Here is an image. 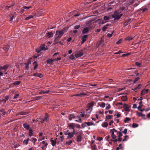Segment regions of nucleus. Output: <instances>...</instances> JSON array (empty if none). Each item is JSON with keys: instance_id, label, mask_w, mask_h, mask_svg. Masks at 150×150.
Returning <instances> with one entry per match:
<instances>
[{"instance_id": "nucleus-40", "label": "nucleus", "mask_w": 150, "mask_h": 150, "mask_svg": "<svg viewBox=\"0 0 150 150\" xmlns=\"http://www.w3.org/2000/svg\"><path fill=\"white\" fill-rule=\"evenodd\" d=\"M148 10L146 8H142V9H140V11H142V12L143 13H144L145 12H146V11H147Z\"/></svg>"}, {"instance_id": "nucleus-9", "label": "nucleus", "mask_w": 150, "mask_h": 150, "mask_svg": "<svg viewBox=\"0 0 150 150\" xmlns=\"http://www.w3.org/2000/svg\"><path fill=\"white\" fill-rule=\"evenodd\" d=\"M83 55V53L82 52L79 51L75 54V56L76 58H78L82 56Z\"/></svg>"}, {"instance_id": "nucleus-4", "label": "nucleus", "mask_w": 150, "mask_h": 150, "mask_svg": "<svg viewBox=\"0 0 150 150\" xmlns=\"http://www.w3.org/2000/svg\"><path fill=\"white\" fill-rule=\"evenodd\" d=\"M9 65L8 64L5 65L3 66H0V69L4 72H5V74H7V72H5L7 70V69L8 68Z\"/></svg>"}, {"instance_id": "nucleus-36", "label": "nucleus", "mask_w": 150, "mask_h": 150, "mask_svg": "<svg viewBox=\"0 0 150 150\" xmlns=\"http://www.w3.org/2000/svg\"><path fill=\"white\" fill-rule=\"evenodd\" d=\"M133 38V37L128 36L126 38V39L127 40L130 41L132 40Z\"/></svg>"}, {"instance_id": "nucleus-56", "label": "nucleus", "mask_w": 150, "mask_h": 150, "mask_svg": "<svg viewBox=\"0 0 150 150\" xmlns=\"http://www.w3.org/2000/svg\"><path fill=\"white\" fill-rule=\"evenodd\" d=\"M72 140H70L69 141H67L66 142V144H68L69 145H70L72 143Z\"/></svg>"}, {"instance_id": "nucleus-20", "label": "nucleus", "mask_w": 150, "mask_h": 150, "mask_svg": "<svg viewBox=\"0 0 150 150\" xmlns=\"http://www.w3.org/2000/svg\"><path fill=\"white\" fill-rule=\"evenodd\" d=\"M28 113L27 112H19L18 115H27Z\"/></svg>"}, {"instance_id": "nucleus-38", "label": "nucleus", "mask_w": 150, "mask_h": 150, "mask_svg": "<svg viewBox=\"0 0 150 150\" xmlns=\"http://www.w3.org/2000/svg\"><path fill=\"white\" fill-rule=\"evenodd\" d=\"M88 37V35H83L82 38V40H85V41L86 40V38Z\"/></svg>"}, {"instance_id": "nucleus-28", "label": "nucleus", "mask_w": 150, "mask_h": 150, "mask_svg": "<svg viewBox=\"0 0 150 150\" xmlns=\"http://www.w3.org/2000/svg\"><path fill=\"white\" fill-rule=\"evenodd\" d=\"M34 17V16L32 15H29L28 16L26 17L25 19L26 20H28L30 19V18H33Z\"/></svg>"}, {"instance_id": "nucleus-30", "label": "nucleus", "mask_w": 150, "mask_h": 150, "mask_svg": "<svg viewBox=\"0 0 150 150\" xmlns=\"http://www.w3.org/2000/svg\"><path fill=\"white\" fill-rule=\"evenodd\" d=\"M0 112L2 113L3 115H4L6 113V112L4 111V109L3 108L0 109Z\"/></svg>"}, {"instance_id": "nucleus-53", "label": "nucleus", "mask_w": 150, "mask_h": 150, "mask_svg": "<svg viewBox=\"0 0 150 150\" xmlns=\"http://www.w3.org/2000/svg\"><path fill=\"white\" fill-rule=\"evenodd\" d=\"M110 132H114V133L115 132L117 134V133L118 132H117V130H116L115 128H113L112 129H111L110 130Z\"/></svg>"}, {"instance_id": "nucleus-47", "label": "nucleus", "mask_w": 150, "mask_h": 150, "mask_svg": "<svg viewBox=\"0 0 150 150\" xmlns=\"http://www.w3.org/2000/svg\"><path fill=\"white\" fill-rule=\"evenodd\" d=\"M132 126L133 128H135L138 126V125L137 124L133 123L132 124Z\"/></svg>"}, {"instance_id": "nucleus-22", "label": "nucleus", "mask_w": 150, "mask_h": 150, "mask_svg": "<svg viewBox=\"0 0 150 150\" xmlns=\"http://www.w3.org/2000/svg\"><path fill=\"white\" fill-rule=\"evenodd\" d=\"M127 96H122L121 98V99L122 101H125L127 100Z\"/></svg>"}, {"instance_id": "nucleus-63", "label": "nucleus", "mask_w": 150, "mask_h": 150, "mask_svg": "<svg viewBox=\"0 0 150 150\" xmlns=\"http://www.w3.org/2000/svg\"><path fill=\"white\" fill-rule=\"evenodd\" d=\"M122 132L124 134H126L127 132V129H125L124 131H122Z\"/></svg>"}, {"instance_id": "nucleus-39", "label": "nucleus", "mask_w": 150, "mask_h": 150, "mask_svg": "<svg viewBox=\"0 0 150 150\" xmlns=\"http://www.w3.org/2000/svg\"><path fill=\"white\" fill-rule=\"evenodd\" d=\"M41 98V97L40 96L35 97L33 100H39Z\"/></svg>"}, {"instance_id": "nucleus-37", "label": "nucleus", "mask_w": 150, "mask_h": 150, "mask_svg": "<svg viewBox=\"0 0 150 150\" xmlns=\"http://www.w3.org/2000/svg\"><path fill=\"white\" fill-rule=\"evenodd\" d=\"M110 4L111 5H112V6H115V5H117L118 4L117 3H116V2H114V1H112L110 2Z\"/></svg>"}, {"instance_id": "nucleus-17", "label": "nucleus", "mask_w": 150, "mask_h": 150, "mask_svg": "<svg viewBox=\"0 0 150 150\" xmlns=\"http://www.w3.org/2000/svg\"><path fill=\"white\" fill-rule=\"evenodd\" d=\"M89 31L88 28L87 27H86L84 28L82 31V33L83 34H86Z\"/></svg>"}, {"instance_id": "nucleus-25", "label": "nucleus", "mask_w": 150, "mask_h": 150, "mask_svg": "<svg viewBox=\"0 0 150 150\" xmlns=\"http://www.w3.org/2000/svg\"><path fill=\"white\" fill-rule=\"evenodd\" d=\"M111 133V137L113 139H115L117 138V137L114 134L113 132H110Z\"/></svg>"}, {"instance_id": "nucleus-48", "label": "nucleus", "mask_w": 150, "mask_h": 150, "mask_svg": "<svg viewBox=\"0 0 150 150\" xmlns=\"http://www.w3.org/2000/svg\"><path fill=\"white\" fill-rule=\"evenodd\" d=\"M117 134H118V137H120L122 136V134L121 132H118L117 133Z\"/></svg>"}, {"instance_id": "nucleus-14", "label": "nucleus", "mask_w": 150, "mask_h": 150, "mask_svg": "<svg viewBox=\"0 0 150 150\" xmlns=\"http://www.w3.org/2000/svg\"><path fill=\"white\" fill-rule=\"evenodd\" d=\"M54 60L52 59H50L47 61V64H49L50 65L53 64V62L54 61Z\"/></svg>"}, {"instance_id": "nucleus-35", "label": "nucleus", "mask_w": 150, "mask_h": 150, "mask_svg": "<svg viewBox=\"0 0 150 150\" xmlns=\"http://www.w3.org/2000/svg\"><path fill=\"white\" fill-rule=\"evenodd\" d=\"M21 81H17L14 82L13 83V84L15 85H17L19 84L20 83Z\"/></svg>"}, {"instance_id": "nucleus-3", "label": "nucleus", "mask_w": 150, "mask_h": 150, "mask_svg": "<svg viewBox=\"0 0 150 150\" xmlns=\"http://www.w3.org/2000/svg\"><path fill=\"white\" fill-rule=\"evenodd\" d=\"M64 34V33L62 32L61 30H57L56 32L55 36L57 37V39H60L62 36Z\"/></svg>"}, {"instance_id": "nucleus-34", "label": "nucleus", "mask_w": 150, "mask_h": 150, "mask_svg": "<svg viewBox=\"0 0 150 150\" xmlns=\"http://www.w3.org/2000/svg\"><path fill=\"white\" fill-rule=\"evenodd\" d=\"M45 44H42L41 45L40 47V48L41 50H44L45 47Z\"/></svg>"}, {"instance_id": "nucleus-29", "label": "nucleus", "mask_w": 150, "mask_h": 150, "mask_svg": "<svg viewBox=\"0 0 150 150\" xmlns=\"http://www.w3.org/2000/svg\"><path fill=\"white\" fill-rule=\"evenodd\" d=\"M112 115H108L106 116V120L105 121H106L108 119H110L112 118Z\"/></svg>"}, {"instance_id": "nucleus-50", "label": "nucleus", "mask_w": 150, "mask_h": 150, "mask_svg": "<svg viewBox=\"0 0 150 150\" xmlns=\"http://www.w3.org/2000/svg\"><path fill=\"white\" fill-rule=\"evenodd\" d=\"M105 104L104 103L102 102L101 103V105H100V107L102 108H104L105 107Z\"/></svg>"}, {"instance_id": "nucleus-43", "label": "nucleus", "mask_w": 150, "mask_h": 150, "mask_svg": "<svg viewBox=\"0 0 150 150\" xmlns=\"http://www.w3.org/2000/svg\"><path fill=\"white\" fill-rule=\"evenodd\" d=\"M114 33L113 32L112 33H108L107 34V36L108 38H110L112 36V34Z\"/></svg>"}, {"instance_id": "nucleus-10", "label": "nucleus", "mask_w": 150, "mask_h": 150, "mask_svg": "<svg viewBox=\"0 0 150 150\" xmlns=\"http://www.w3.org/2000/svg\"><path fill=\"white\" fill-rule=\"evenodd\" d=\"M149 90L148 89H147L146 90L144 89L141 91V96H143L145 95V94L147 93Z\"/></svg>"}, {"instance_id": "nucleus-32", "label": "nucleus", "mask_w": 150, "mask_h": 150, "mask_svg": "<svg viewBox=\"0 0 150 150\" xmlns=\"http://www.w3.org/2000/svg\"><path fill=\"white\" fill-rule=\"evenodd\" d=\"M135 64L138 67H140L142 66V64L140 63H139L137 62H135Z\"/></svg>"}, {"instance_id": "nucleus-23", "label": "nucleus", "mask_w": 150, "mask_h": 150, "mask_svg": "<svg viewBox=\"0 0 150 150\" xmlns=\"http://www.w3.org/2000/svg\"><path fill=\"white\" fill-rule=\"evenodd\" d=\"M29 131V136H31L33 135V130L31 129H30L29 130H28Z\"/></svg>"}, {"instance_id": "nucleus-61", "label": "nucleus", "mask_w": 150, "mask_h": 150, "mask_svg": "<svg viewBox=\"0 0 150 150\" xmlns=\"http://www.w3.org/2000/svg\"><path fill=\"white\" fill-rule=\"evenodd\" d=\"M87 124L88 126L92 125H93V123L91 122H87Z\"/></svg>"}, {"instance_id": "nucleus-16", "label": "nucleus", "mask_w": 150, "mask_h": 150, "mask_svg": "<svg viewBox=\"0 0 150 150\" xmlns=\"http://www.w3.org/2000/svg\"><path fill=\"white\" fill-rule=\"evenodd\" d=\"M75 116L72 114H70L69 115V119L70 120H72L73 119L75 118Z\"/></svg>"}, {"instance_id": "nucleus-26", "label": "nucleus", "mask_w": 150, "mask_h": 150, "mask_svg": "<svg viewBox=\"0 0 150 150\" xmlns=\"http://www.w3.org/2000/svg\"><path fill=\"white\" fill-rule=\"evenodd\" d=\"M86 95V94L84 93H80L77 94L76 96H78L82 97L83 96H85Z\"/></svg>"}, {"instance_id": "nucleus-64", "label": "nucleus", "mask_w": 150, "mask_h": 150, "mask_svg": "<svg viewBox=\"0 0 150 150\" xmlns=\"http://www.w3.org/2000/svg\"><path fill=\"white\" fill-rule=\"evenodd\" d=\"M69 58L71 59H74V56L73 54H71L70 55Z\"/></svg>"}, {"instance_id": "nucleus-21", "label": "nucleus", "mask_w": 150, "mask_h": 150, "mask_svg": "<svg viewBox=\"0 0 150 150\" xmlns=\"http://www.w3.org/2000/svg\"><path fill=\"white\" fill-rule=\"evenodd\" d=\"M33 64L34 65V70H35L37 68V67L38 66V65L36 61H34Z\"/></svg>"}, {"instance_id": "nucleus-51", "label": "nucleus", "mask_w": 150, "mask_h": 150, "mask_svg": "<svg viewBox=\"0 0 150 150\" xmlns=\"http://www.w3.org/2000/svg\"><path fill=\"white\" fill-rule=\"evenodd\" d=\"M140 79V78L139 77H137L134 79L133 81V82L134 83H135L137 81H138L139 79Z\"/></svg>"}, {"instance_id": "nucleus-54", "label": "nucleus", "mask_w": 150, "mask_h": 150, "mask_svg": "<svg viewBox=\"0 0 150 150\" xmlns=\"http://www.w3.org/2000/svg\"><path fill=\"white\" fill-rule=\"evenodd\" d=\"M74 125H75V127H76L78 128H80V126L79 124L74 123Z\"/></svg>"}, {"instance_id": "nucleus-58", "label": "nucleus", "mask_w": 150, "mask_h": 150, "mask_svg": "<svg viewBox=\"0 0 150 150\" xmlns=\"http://www.w3.org/2000/svg\"><path fill=\"white\" fill-rule=\"evenodd\" d=\"M142 86V85L141 84H139L138 86L136 87V88L138 89H140Z\"/></svg>"}, {"instance_id": "nucleus-57", "label": "nucleus", "mask_w": 150, "mask_h": 150, "mask_svg": "<svg viewBox=\"0 0 150 150\" xmlns=\"http://www.w3.org/2000/svg\"><path fill=\"white\" fill-rule=\"evenodd\" d=\"M24 64L26 65V66H25V68L26 69L28 70L29 69V65L28 64H26V63H25Z\"/></svg>"}, {"instance_id": "nucleus-19", "label": "nucleus", "mask_w": 150, "mask_h": 150, "mask_svg": "<svg viewBox=\"0 0 150 150\" xmlns=\"http://www.w3.org/2000/svg\"><path fill=\"white\" fill-rule=\"evenodd\" d=\"M82 137L80 134L76 138V140L78 142H80L81 140Z\"/></svg>"}, {"instance_id": "nucleus-33", "label": "nucleus", "mask_w": 150, "mask_h": 150, "mask_svg": "<svg viewBox=\"0 0 150 150\" xmlns=\"http://www.w3.org/2000/svg\"><path fill=\"white\" fill-rule=\"evenodd\" d=\"M9 47L8 46H5V47H3V49L5 51H7L8 50V49H9Z\"/></svg>"}, {"instance_id": "nucleus-7", "label": "nucleus", "mask_w": 150, "mask_h": 150, "mask_svg": "<svg viewBox=\"0 0 150 150\" xmlns=\"http://www.w3.org/2000/svg\"><path fill=\"white\" fill-rule=\"evenodd\" d=\"M129 106H128V105L126 103H125L123 105V108L125 109V110L126 111L129 112L130 111Z\"/></svg>"}, {"instance_id": "nucleus-13", "label": "nucleus", "mask_w": 150, "mask_h": 150, "mask_svg": "<svg viewBox=\"0 0 150 150\" xmlns=\"http://www.w3.org/2000/svg\"><path fill=\"white\" fill-rule=\"evenodd\" d=\"M46 35H47V37L48 38L52 37L53 35V33L52 32H49L48 33H46Z\"/></svg>"}, {"instance_id": "nucleus-42", "label": "nucleus", "mask_w": 150, "mask_h": 150, "mask_svg": "<svg viewBox=\"0 0 150 150\" xmlns=\"http://www.w3.org/2000/svg\"><path fill=\"white\" fill-rule=\"evenodd\" d=\"M130 54H131L130 53H128L127 54H123L122 55V57H125L126 56H129V55H130Z\"/></svg>"}, {"instance_id": "nucleus-11", "label": "nucleus", "mask_w": 150, "mask_h": 150, "mask_svg": "<svg viewBox=\"0 0 150 150\" xmlns=\"http://www.w3.org/2000/svg\"><path fill=\"white\" fill-rule=\"evenodd\" d=\"M33 76H36L39 78H41L43 77V75L41 73H34L33 74Z\"/></svg>"}, {"instance_id": "nucleus-62", "label": "nucleus", "mask_w": 150, "mask_h": 150, "mask_svg": "<svg viewBox=\"0 0 150 150\" xmlns=\"http://www.w3.org/2000/svg\"><path fill=\"white\" fill-rule=\"evenodd\" d=\"M32 8V7L31 6H23V8H24L25 9H29L30 8Z\"/></svg>"}, {"instance_id": "nucleus-46", "label": "nucleus", "mask_w": 150, "mask_h": 150, "mask_svg": "<svg viewBox=\"0 0 150 150\" xmlns=\"http://www.w3.org/2000/svg\"><path fill=\"white\" fill-rule=\"evenodd\" d=\"M11 8V6H6L5 7V8L8 10H10Z\"/></svg>"}, {"instance_id": "nucleus-49", "label": "nucleus", "mask_w": 150, "mask_h": 150, "mask_svg": "<svg viewBox=\"0 0 150 150\" xmlns=\"http://www.w3.org/2000/svg\"><path fill=\"white\" fill-rule=\"evenodd\" d=\"M10 21H12L13 18L14 17V14H11V16H10Z\"/></svg>"}, {"instance_id": "nucleus-18", "label": "nucleus", "mask_w": 150, "mask_h": 150, "mask_svg": "<svg viewBox=\"0 0 150 150\" xmlns=\"http://www.w3.org/2000/svg\"><path fill=\"white\" fill-rule=\"evenodd\" d=\"M52 138L51 139V142H52V145L53 146H54L56 144V139H57V138H55L54 140H52Z\"/></svg>"}, {"instance_id": "nucleus-8", "label": "nucleus", "mask_w": 150, "mask_h": 150, "mask_svg": "<svg viewBox=\"0 0 150 150\" xmlns=\"http://www.w3.org/2000/svg\"><path fill=\"white\" fill-rule=\"evenodd\" d=\"M23 127L24 128L28 130L31 128L30 127V125L27 123H24L23 124Z\"/></svg>"}, {"instance_id": "nucleus-5", "label": "nucleus", "mask_w": 150, "mask_h": 150, "mask_svg": "<svg viewBox=\"0 0 150 150\" xmlns=\"http://www.w3.org/2000/svg\"><path fill=\"white\" fill-rule=\"evenodd\" d=\"M75 130H73L72 132H69L67 139H70L75 134Z\"/></svg>"}, {"instance_id": "nucleus-24", "label": "nucleus", "mask_w": 150, "mask_h": 150, "mask_svg": "<svg viewBox=\"0 0 150 150\" xmlns=\"http://www.w3.org/2000/svg\"><path fill=\"white\" fill-rule=\"evenodd\" d=\"M108 125V123L107 122H103L101 125V126L103 127H107Z\"/></svg>"}, {"instance_id": "nucleus-60", "label": "nucleus", "mask_w": 150, "mask_h": 150, "mask_svg": "<svg viewBox=\"0 0 150 150\" xmlns=\"http://www.w3.org/2000/svg\"><path fill=\"white\" fill-rule=\"evenodd\" d=\"M110 135H108L105 138L106 140L108 142L109 141V139L110 138Z\"/></svg>"}, {"instance_id": "nucleus-52", "label": "nucleus", "mask_w": 150, "mask_h": 150, "mask_svg": "<svg viewBox=\"0 0 150 150\" xmlns=\"http://www.w3.org/2000/svg\"><path fill=\"white\" fill-rule=\"evenodd\" d=\"M57 39V37L56 36V37L55 38V39L54 40V42L56 43H58V40L59 39Z\"/></svg>"}, {"instance_id": "nucleus-27", "label": "nucleus", "mask_w": 150, "mask_h": 150, "mask_svg": "<svg viewBox=\"0 0 150 150\" xmlns=\"http://www.w3.org/2000/svg\"><path fill=\"white\" fill-rule=\"evenodd\" d=\"M30 140L29 138H28L27 139L24 140L23 141V144H25L26 145H27L28 144V141Z\"/></svg>"}, {"instance_id": "nucleus-12", "label": "nucleus", "mask_w": 150, "mask_h": 150, "mask_svg": "<svg viewBox=\"0 0 150 150\" xmlns=\"http://www.w3.org/2000/svg\"><path fill=\"white\" fill-rule=\"evenodd\" d=\"M68 126L69 127V128L70 129H72L73 130H75L74 129L75 125H74V123H70L69 125Z\"/></svg>"}, {"instance_id": "nucleus-55", "label": "nucleus", "mask_w": 150, "mask_h": 150, "mask_svg": "<svg viewBox=\"0 0 150 150\" xmlns=\"http://www.w3.org/2000/svg\"><path fill=\"white\" fill-rule=\"evenodd\" d=\"M32 59V58H30V59H29L28 60V61H27V62L26 63V64H28V65L30 64H31V59Z\"/></svg>"}, {"instance_id": "nucleus-2", "label": "nucleus", "mask_w": 150, "mask_h": 150, "mask_svg": "<svg viewBox=\"0 0 150 150\" xmlns=\"http://www.w3.org/2000/svg\"><path fill=\"white\" fill-rule=\"evenodd\" d=\"M94 104V103L92 102L88 104L87 106L88 109H86V110H89V111L88 112L89 113H90L91 112L93 109L92 106H93Z\"/></svg>"}, {"instance_id": "nucleus-15", "label": "nucleus", "mask_w": 150, "mask_h": 150, "mask_svg": "<svg viewBox=\"0 0 150 150\" xmlns=\"http://www.w3.org/2000/svg\"><path fill=\"white\" fill-rule=\"evenodd\" d=\"M137 115L138 117H141L143 118H144L145 116L144 114H142V112H137Z\"/></svg>"}, {"instance_id": "nucleus-45", "label": "nucleus", "mask_w": 150, "mask_h": 150, "mask_svg": "<svg viewBox=\"0 0 150 150\" xmlns=\"http://www.w3.org/2000/svg\"><path fill=\"white\" fill-rule=\"evenodd\" d=\"M30 141L33 142L35 143L37 141L36 138H32L30 140Z\"/></svg>"}, {"instance_id": "nucleus-44", "label": "nucleus", "mask_w": 150, "mask_h": 150, "mask_svg": "<svg viewBox=\"0 0 150 150\" xmlns=\"http://www.w3.org/2000/svg\"><path fill=\"white\" fill-rule=\"evenodd\" d=\"M87 122H85L82 125V127L83 128H84L85 127H86L87 126Z\"/></svg>"}, {"instance_id": "nucleus-1", "label": "nucleus", "mask_w": 150, "mask_h": 150, "mask_svg": "<svg viewBox=\"0 0 150 150\" xmlns=\"http://www.w3.org/2000/svg\"><path fill=\"white\" fill-rule=\"evenodd\" d=\"M122 14L120 13L117 11H115L114 13L112 15L113 18H114V20L119 19L122 16Z\"/></svg>"}, {"instance_id": "nucleus-31", "label": "nucleus", "mask_w": 150, "mask_h": 150, "mask_svg": "<svg viewBox=\"0 0 150 150\" xmlns=\"http://www.w3.org/2000/svg\"><path fill=\"white\" fill-rule=\"evenodd\" d=\"M68 28L67 27H64L63 28V29L62 30H61L62 32L64 33L65 32H66L67 30H68Z\"/></svg>"}, {"instance_id": "nucleus-6", "label": "nucleus", "mask_w": 150, "mask_h": 150, "mask_svg": "<svg viewBox=\"0 0 150 150\" xmlns=\"http://www.w3.org/2000/svg\"><path fill=\"white\" fill-rule=\"evenodd\" d=\"M43 121L45 122H47L49 121V115L48 113H46L45 116L44 118H42Z\"/></svg>"}, {"instance_id": "nucleus-59", "label": "nucleus", "mask_w": 150, "mask_h": 150, "mask_svg": "<svg viewBox=\"0 0 150 150\" xmlns=\"http://www.w3.org/2000/svg\"><path fill=\"white\" fill-rule=\"evenodd\" d=\"M103 18L105 20L108 21L109 19V17H108L106 16H104Z\"/></svg>"}, {"instance_id": "nucleus-41", "label": "nucleus", "mask_w": 150, "mask_h": 150, "mask_svg": "<svg viewBox=\"0 0 150 150\" xmlns=\"http://www.w3.org/2000/svg\"><path fill=\"white\" fill-rule=\"evenodd\" d=\"M130 120V119L129 118L126 117L125 118V120H124V122L125 123H127L128 121Z\"/></svg>"}]
</instances>
